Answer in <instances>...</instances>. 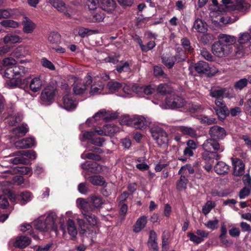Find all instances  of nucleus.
Returning <instances> with one entry per match:
<instances>
[{
    "label": "nucleus",
    "mask_w": 251,
    "mask_h": 251,
    "mask_svg": "<svg viewBox=\"0 0 251 251\" xmlns=\"http://www.w3.org/2000/svg\"><path fill=\"white\" fill-rule=\"evenodd\" d=\"M57 215L54 211L49 212L46 217L41 216L33 222L35 228L43 232L54 231L58 232V226L56 223Z\"/></svg>",
    "instance_id": "nucleus-1"
},
{
    "label": "nucleus",
    "mask_w": 251,
    "mask_h": 251,
    "mask_svg": "<svg viewBox=\"0 0 251 251\" xmlns=\"http://www.w3.org/2000/svg\"><path fill=\"white\" fill-rule=\"evenodd\" d=\"M122 86V84L117 81H110L108 82L106 88L109 90V93H113L118 91Z\"/></svg>",
    "instance_id": "nucleus-48"
},
{
    "label": "nucleus",
    "mask_w": 251,
    "mask_h": 251,
    "mask_svg": "<svg viewBox=\"0 0 251 251\" xmlns=\"http://www.w3.org/2000/svg\"><path fill=\"white\" fill-rule=\"evenodd\" d=\"M27 71V69L23 66H14L7 68L4 73L5 78H12L24 75Z\"/></svg>",
    "instance_id": "nucleus-6"
},
{
    "label": "nucleus",
    "mask_w": 251,
    "mask_h": 251,
    "mask_svg": "<svg viewBox=\"0 0 251 251\" xmlns=\"http://www.w3.org/2000/svg\"><path fill=\"white\" fill-rule=\"evenodd\" d=\"M209 134L211 138L217 139H223L226 136V131L223 127L214 126L210 127Z\"/></svg>",
    "instance_id": "nucleus-20"
},
{
    "label": "nucleus",
    "mask_w": 251,
    "mask_h": 251,
    "mask_svg": "<svg viewBox=\"0 0 251 251\" xmlns=\"http://www.w3.org/2000/svg\"><path fill=\"white\" fill-rule=\"evenodd\" d=\"M157 235L153 230L150 231L149 238L148 241V245L151 251H157L158 248L156 242Z\"/></svg>",
    "instance_id": "nucleus-31"
},
{
    "label": "nucleus",
    "mask_w": 251,
    "mask_h": 251,
    "mask_svg": "<svg viewBox=\"0 0 251 251\" xmlns=\"http://www.w3.org/2000/svg\"><path fill=\"white\" fill-rule=\"evenodd\" d=\"M5 158H9L7 161L13 165L26 164L27 162L26 159L22 156L21 151L12 152L8 156H5Z\"/></svg>",
    "instance_id": "nucleus-19"
},
{
    "label": "nucleus",
    "mask_w": 251,
    "mask_h": 251,
    "mask_svg": "<svg viewBox=\"0 0 251 251\" xmlns=\"http://www.w3.org/2000/svg\"><path fill=\"white\" fill-rule=\"evenodd\" d=\"M89 180L94 185L103 186L105 183L104 179L100 176L89 177Z\"/></svg>",
    "instance_id": "nucleus-46"
},
{
    "label": "nucleus",
    "mask_w": 251,
    "mask_h": 251,
    "mask_svg": "<svg viewBox=\"0 0 251 251\" xmlns=\"http://www.w3.org/2000/svg\"><path fill=\"white\" fill-rule=\"evenodd\" d=\"M250 7V5L244 0H239L237 6V9L239 10L244 12L247 11Z\"/></svg>",
    "instance_id": "nucleus-64"
},
{
    "label": "nucleus",
    "mask_w": 251,
    "mask_h": 251,
    "mask_svg": "<svg viewBox=\"0 0 251 251\" xmlns=\"http://www.w3.org/2000/svg\"><path fill=\"white\" fill-rule=\"evenodd\" d=\"M81 167L84 170L83 175L86 178L87 177V174L89 172L97 174L100 173L101 171V167L94 161H86L81 165Z\"/></svg>",
    "instance_id": "nucleus-9"
},
{
    "label": "nucleus",
    "mask_w": 251,
    "mask_h": 251,
    "mask_svg": "<svg viewBox=\"0 0 251 251\" xmlns=\"http://www.w3.org/2000/svg\"><path fill=\"white\" fill-rule=\"evenodd\" d=\"M199 120L202 124H206L208 125H212L216 123V119L213 117H209L204 115H201Z\"/></svg>",
    "instance_id": "nucleus-56"
},
{
    "label": "nucleus",
    "mask_w": 251,
    "mask_h": 251,
    "mask_svg": "<svg viewBox=\"0 0 251 251\" xmlns=\"http://www.w3.org/2000/svg\"><path fill=\"white\" fill-rule=\"evenodd\" d=\"M109 114L105 109H101L100 111L96 113L93 117L92 119H88L86 124L89 126V121L94 120L97 122L100 121H107L110 119H114L117 117V115L113 114L109 116Z\"/></svg>",
    "instance_id": "nucleus-17"
},
{
    "label": "nucleus",
    "mask_w": 251,
    "mask_h": 251,
    "mask_svg": "<svg viewBox=\"0 0 251 251\" xmlns=\"http://www.w3.org/2000/svg\"><path fill=\"white\" fill-rule=\"evenodd\" d=\"M247 48L244 44H239L236 45L235 50V56L237 58L242 57L246 53Z\"/></svg>",
    "instance_id": "nucleus-50"
},
{
    "label": "nucleus",
    "mask_w": 251,
    "mask_h": 251,
    "mask_svg": "<svg viewBox=\"0 0 251 251\" xmlns=\"http://www.w3.org/2000/svg\"><path fill=\"white\" fill-rule=\"evenodd\" d=\"M20 172L23 175L30 176L32 174V170L30 168L24 167L20 169L15 167L10 170L3 171H0V178H3L9 177L10 175L17 174Z\"/></svg>",
    "instance_id": "nucleus-10"
},
{
    "label": "nucleus",
    "mask_w": 251,
    "mask_h": 251,
    "mask_svg": "<svg viewBox=\"0 0 251 251\" xmlns=\"http://www.w3.org/2000/svg\"><path fill=\"white\" fill-rule=\"evenodd\" d=\"M21 38L17 35L8 34L3 38L4 44H14L20 42Z\"/></svg>",
    "instance_id": "nucleus-45"
},
{
    "label": "nucleus",
    "mask_w": 251,
    "mask_h": 251,
    "mask_svg": "<svg viewBox=\"0 0 251 251\" xmlns=\"http://www.w3.org/2000/svg\"><path fill=\"white\" fill-rule=\"evenodd\" d=\"M55 89L52 86H48L41 92L40 99L43 102H51L55 96Z\"/></svg>",
    "instance_id": "nucleus-16"
},
{
    "label": "nucleus",
    "mask_w": 251,
    "mask_h": 251,
    "mask_svg": "<svg viewBox=\"0 0 251 251\" xmlns=\"http://www.w3.org/2000/svg\"><path fill=\"white\" fill-rule=\"evenodd\" d=\"M47 1L51 4L58 11L63 13L64 14L70 17L72 12L71 8L66 5L62 0H46Z\"/></svg>",
    "instance_id": "nucleus-15"
},
{
    "label": "nucleus",
    "mask_w": 251,
    "mask_h": 251,
    "mask_svg": "<svg viewBox=\"0 0 251 251\" xmlns=\"http://www.w3.org/2000/svg\"><path fill=\"white\" fill-rule=\"evenodd\" d=\"M138 86L135 84H125L123 87V91L125 94L128 96H133L134 94H137L138 95V92H136L138 90Z\"/></svg>",
    "instance_id": "nucleus-42"
},
{
    "label": "nucleus",
    "mask_w": 251,
    "mask_h": 251,
    "mask_svg": "<svg viewBox=\"0 0 251 251\" xmlns=\"http://www.w3.org/2000/svg\"><path fill=\"white\" fill-rule=\"evenodd\" d=\"M151 124V120L143 116H136L132 118V126L136 128L145 130Z\"/></svg>",
    "instance_id": "nucleus-13"
},
{
    "label": "nucleus",
    "mask_w": 251,
    "mask_h": 251,
    "mask_svg": "<svg viewBox=\"0 0 251 251\" xmlns=\"http://www.w3.org/2000/svg\"><path fill=\"white\" fill-rule=\"evenodd\" d=\"M185 104V100L182 98L178 96H172L167 98L165 101V104L160 105L162 108L175 109L183 107Z\"/></svg>",
    "instance_id": "nucleus-5"
},
{
    "label": "nucleus",
    "mask_w": 251,
    "mask_h": 251,
    "mask_svg": "<svg viewBox=\"0 0 251 251\" xmlns=\"http://www.w3.org/2000/svg\"><path fill=\"white\" fill-rule=\"evenodd\" d=\"M63 105L66 110H72L75 108L77 102L71 94H66L63 98Z\"/></svg>",
    "instance_id": "nucleus-26"
},
{
    "label": "nucleus",
    "mask_w": 251,
    "mask_h": 251,
    "mask_svg": "<svg viewBox=\"0 0 251 251\" xmlns=\"http://www.w3.org/2000/svg\"><path fill=\"white\" fill-rule=\"evenodd\" d=\"M5 158H9L7 161L13 165L26 164L27 162L26 159L22 156L21 151L12 152L8 156H5Z\"/></svg>",
    "instance_id": "nucleus-18"
},
{
    "label": "nucleus",
    "mask_w": 251,
    "mask_h": 251,
    "mask_svg": "<svg viewBox=\"0 0 251 251\" xmlns=\"http://www.w3.org/2000/svg\"><path fill=\"white\" fill-rule=\"evenodd\" d=\"M104 84L101 81H95L91 87L90 94L91 95L101 94L104 88Z\"/></svg>",
    "instance_id": "nucleus-36"
},
{
    "label": "nucleus",
    "mask_w": 251,
    "mask_h": 251,
    "mask_svg": "<svg viewBox=\"0 0 251 251\" xmlns=\"http://www.w3.org/2000/svg\"><path fill=\"white\" fill-rule=\"evenodd\" d=\"M30 239L26 236H20L17 238L14 246L19 248H24L30 243Z\"/></svg>",
    "instance_id": "nucleus-35"
},
{
    "label": "nucleus",
    "mask_w": 251,
    "mask_h": 251,
    "mask_svg": "<svg viewBox=\"0 0 251 251\" xmlns=\"http://www.w3.org/2000/svg\"><path fill=\"white\" fill-rule=\"evenodd\" d=\"M2 26L5 27L17 28L19 26V24L11 20H4L0 22Z\"/></svg>",
    "instance_id": "nucleus-55"
},
{
    "label": "nucleus",
    "mask_w": 251,
    "mask_h": 251,
    "mask_svg": "<svg viewBox=\"0 0 251 251\" xmlns=\"http://www.w3.org/2000/svg\"><path fill=\"white\" fill-rule=\"evenodd\" d=\"M223 99V98L216 99L215 103L216 107H214L216 114L220 119H224L228 112V109Z\"/></svg>",
    "instance_id": "nucleus-12"
},
{
    "label": "nucleus",
    "mask_w": 251,
    "mask_h": 251,
    "mask_svg": "<svg viewBox=\"0 0 251 251\" xmlns=\"http://www.w3.org/2000/svg\"><path fill=\"white\" fill-rule=\"evenodd\" d=\"M33 197L32 194L27 191L21 192L17 195V199L22 205H25L31 201Z\"/></svg>",
    "instance_id": "nucleus-33"
},
{
    "label": "nucleus",
    "mask_w": 251,
    "mask_h": 251,
    "mask_svg": "<svg viewBox=\"0 0 251 251\" xmlns=\"http://www.w3.org/2000/svg\"><path fill=\"white\" fill-rule=\"evenodd\" d=\"M105 18V14L102 11H96L93 15L92 21L93 22H102Z\"/></svg>",
    "instance_id": "nucleus-57"
},
{
    "label": "nucleus",
    "mask_w": 251,
    "mask_h": 251,
    "mask_svg": "<svg viewBox=\"0 0 251 251\" xmlns=\"http://www.w3.org/2000/svg\"><path fill=\"white\" fill-rule=\"evenodd\" d=\"M178 130L183 135H188L191 137H196V131L191 127L180 126L178 127Z\"/></svg>",
    "instance_id": "nucleus-41"
},
{
    "label": "nucleus",
    "mask_w": 251,
    "mask_h": 251,
    "mask_svg": "<svg viewBox=\"0 0 251 251\" xmlns=\"http://www.w3.org/2000/svg\"><path fill=\"white\" fill-rule=\"evenodd\" d=\"M21 153L23 156H26L31 160L35 159L37 157L35 151L33 150L21 151Z\"/></svg>",
    "instance_id": "nucleus-63"
},
{
    "label": "nucleus",
    "mask_w": 251,
    "mask_h": 251,
    "mask_svg": "<svg viewBox=\"0 0 251 251\" xmlns=\"http://www.w3.org/2000/svg\"><path fill=\"white\" fill-rule=\"evenodd\" d=\"M202 147L203 150L211 151L213 149L219 152H222L225 150L224 147L221 145L215 139L213 138L206 140L202 144Z\"/></svg>",
    "instance_id": "nucleus-11"
},
{
    "label": "nucleus",
    "mask_w": 251,
    "mask_h": 251,
    "mask_svg": "<svg viewBox=\"0 0 251 251\" xmlns=\"http://www.w3.org/2000/svg\"><path fill=\"white\" fill-rule=\"evenodd\" d=\"M180 55L181 56V57L178 56L176 57L169 53L163 55L162 57V62L168 68L171 69L173 67L176 61L181 62L185 59L186 57L183 51H182L180 52Z\"/></svg>",
    "instance_id": "nucleus-7"
},
{
    "label": "nucleus",
    "mask_w": 251,
    "mask_h": 251,
    "mask_svg": "<svg viewBox=\"0 0 251 251\" xmlns=\"http://www.w3.org/2000/svg\"><path fill=\"white\" fill-rule=\"evenodd\" d=\"M250 33L245 32L239 34L238 42L239 44H246L248 43L251 44V27L249 29Z\"/></svg>",
    "instance_id": "nucleus-43"
},
{
    "label": "nucleus",
    "mask_w": 251,
    "mask_h": 251,
    "mask_svg": "<svg viewBox=\"0 0 251 251\" xmlns=\"http://www.w3.org/2000/svg\"><path fill=\"white\" fill-rule=\"evenodd\" d=\"M136 89H138V90H137L136 92H138L139 96H141V93L142 92H144L147 95H150L153 93L155 90L154 88L151 85H148L145 87L138 86V88H136Z\"/></svg>",
    "instance_id": "nucleus-52"
},
{
    "label": "nucleus",
    "mask_w": 251,
    "mask_h": 251,
    "mask_svg": "<svg viewBox=\"0 0 251 251\" xmlns=\"http://www.w3.org/2000/svg\"><path fill=\"white\" fill-rule=\"evenodd\" d=\"M208 235V232L200 229H197L196 232H189L187 233L190 241L196 244H199L203 242Z\"/></svg>",
    "instance_id": "nucleus-8"
},
{
    "label": "nucleus",
    "mask_w": 251,
    "mask_h": 251,
    "mask_svg": "<svg viewBox=\"0 0 251 251\" xmlns=\"http://www.w3.org/2000/svg\"><path fill=\"white\" fill-rule=\"evenodd\" d=\"M219 220L215 219L213 220H209L206 223L204 224V226L208 229L213 230L218 227Z\"/></svg>",
    "instance_id": "nucleus-61"
},
{
    "label": "nucleus",
    "mask_w": 251,
    "mask_h": 251,
    "mask_svg": "<svg viewBox=\"0 0 251 251\" xmlns=\"http://www.w3.org/2000/svg\"><path fill=\"white\" fill-rule=\"evenodd\" d=\"M208 64L204 61H200L195 64V69L199 73H205L209 71Z\"/></svg>",
    "instance_id": "nucleus-44"
},
{
    "label": "nucleus",
    "mask_w": 251,
    "mask_h": 251,
    "mask_svg": "<svg viewBox=\"0 0 251 251\" xmlns=\"http://www.w3.org/2000/svg\"><path fill=\"white\" fill-rule=\"evenodd\" d=\"M0 188L5 194L9 193L11 188V184L9 181H3L0 182Z\"/></svg>",
    "instance_id": "nucleus-60"
},
{
    "label": "nucleus",
    "mask_w": 251,
    "mask_h": 251,
    "mask_svg": "<svg viewBox=\"0 0 251 251\" xmlns=\"http://www.w3.org/2000/svg\"><path fill=\"white\" fill-rule=\"evenodd\" d=\"M67 227L68 234L72 240H74L77 234V230L74 221L69 219L67 222Z\"/></svg>",
    "instance_id": "nucleus-34"
},
{
    "label": "nucleus",
    "mask_w": 251,
    "mask_h": 251,
    "mask_svg": "<svg viewBox=\"0 0 251 251\" xmlns=\"http://www.w3.org/2000/svg\"><path fill=\"white\" fill-rule=\"evenodd\" d=\"M23 30L25 33H31L35 27V25L28 18L25 17L23 21Z\"/></svg>",
    "instance_id": "nucleus-40"
},
{
    "label": "nucleus",
    "mask_w": 251,
    "mask_h": 251,
    "mask_svg": "<svg viewBox=\"0 0 251 251\" xmlns=\"http://www.w3.org/2000/svg\"><path fill=\"white\" fill-rule=\"evenodd\" d=\"M43 85V80L40 76L35 77L32 78L29 84L30 89L33 92L39 91Z\"/></svg>",
    "instance_id": "nucleus-32"
},
{
    "label": "nucleus",
    "mask_w": 251,
    "mask_h": 251,
    "mask_svg": "<svg viewBox=\"0 0 251 251\" xmlns=\"http://www.w3.org/2000/svg\"><path fill=\"white\" fill-rule=\"evenodd\" d=\"M76 204L82 215L84 213H87L91 211V206L89 199L88 201H86L83 198H79L76 200Z\"/></svg>",
    "instance_id": "nucleus-28"
},
{
    "label": "nucleus",
    "mask_w": 251,
    "mask_h": 251,
    "mask_svg": "<svg viewBox=\"0 0 251 251\" xmlns=\"http://www.w3.org/2000/svg\"><path fill=\"white\" fill-rule=\"evenodd\" d=\"M226 91V88L212 87L210 90V96L216 99L224 98Z\"/></svg>",
    "instance_id": "nucleus-37"
},
{
    "label": "nucleus",
    "mask_w": 251,
    "mask_h": 251,
    "mask_svg": "<svg viewBox=\"0 0 251 251\" xmlns=\"http://www.w3.org/2000/svg\"><path fill=\"white\" fill-rule=\"evenodd\" d=\"M7 122L10 126H13L16 123L21 122L23 119L22 114L19 113H14L12 109H10L7 117Z\"/></svg>",
    "instance_id": "nucleus-30"
},
{
    "label": "nucleus",
    "mask_w": 251,
    "mask_h": 251,
    "mask_svg": "<svg viewBox=\"0 0 251 251\" xmlns=\"http://www.w3.org/2000/svg\"><path fill=\"white\" fill-rule=\"evenodd\" d=\"M214 169L217 174L224 175L228 173L229 167L225 162L219 161L215 165Z\"/></svg>",
    "instance_id": "nucleus-39"
},
{
    "label": "nucleus",
    "mask_w": 251,
    "mask_h": 251,
    "mask_svg": "<svg viewBox=\"0 0 251 251\" xmlns=\"http://www.w3.org/2000/svg\"><path fill=\"white\" fill-rule=\"evenodd\" d=\"M71 79L74 82L73 92L77 95L83 94L86 91L87 86L92 82V76L90 75L86 76L83 81L75 76H72Z\"/></svg>",
    "instance_id": "nucleus-2"
},
{
    "label": "nucleus",
    "mask_w": 251,
    "mask_h": 251,
    "mask_svg": "<svg viewBox=\"0 0 251 251\" xmlns=\"http://www.w3.org/2000/svg\"><path fill=\"white\" fill-rule=\"evenodd\" d=\"M48 41L52 44H58L60 43V35L57 32H50L48 37Z\"/></svg>",
    "instance_id": "nucleus-51"
},
{
    "label": "nucleus",
    "mask_w": 251,
    "mask_h": 251,
    "mask_svg": "<svg viewBox=\"0 0 251 251\" xmlns=\"http://www.w3.org/2000/svg\"><path fill=\"white\" fill-rule=\"evenodd\" d=\"M35 144V140L33 138H26L15 142V146L19 149H26L32 147Z\"/></svg>",
    "instance_id": "nucleus-25"
},
{
    "label": "nucleus",
    "mask_w": 251,
    "mask_h": 251,
    "mask_svg": "<svg viewBox=\"0 0 251 251\" xmlns=\"http://www.w3.org/2000/svg\"><path fill=\"white\" fill-rule=\"evenodd\" d=\"M151 132L153 139L159 146L166 145L169 141L167 133L162 128L155 127L151 128Z\"/></svg>",
    "instance_id": "nucleus-4"
},
{
    "label": "nucleus",
    "mask_w": 251,
    "mask_h": 251,
    "mask_svg": "<svg viewBox=\"0 0 251 251\" xmlns=\"http://www.w3.org/2000/svg\"><path fill=\"white\" fill-rule=\"evenodd\" d=\"M116 70L119 73L130 72L129 64L127 62H121L120 64L117 66Z\"/></svg>",
    "instance_id": "nucleus-53"
},
{
    "label": "nucleus",
    "mask_w": 251,
    "mask_h": 251,
    "mask_svg": "<svg viewBox=\"0 0 251 251\" xmlns=\"http://www.w3.org/2000/svg\"><path fill=\"white\" fill-rule=\"evenodd\" d=\"M157 91L158 93L161 95H165L171 93L172 91V89L169 85L166 83H163L160 84L158 86Z\"/></svg>",
    "instance_id": "nucleus-47"
},
{
    "label": "nucleus",
    "mask_w": 251,
    "mask_h": 251,
    "mask_svg": "<svg viewBox=\"0 0 251 251\" xmlns=\"http://www.w3.org/2000/svg\"><path fill=\"white\" fill-rule=\"evenodd\" d=\"M215 206V203L212 201H207L205 204L202 207V211L204 215L208 214L211 209Z\"/></svg>",
    "instance_id": "nucleus-59"
},
{
    "label": "nucleus",
    "mask_w": 251,
    "mask_h": 251,
    "mask_svg": "<svg viewBox=\"0 0 251 251\" xmlns=\"http://www.w3.org/2000/svg\"><path fill=\"white\" fill-rule=\"evenodd\" d=\"M100 5L102 10L110 13L115 11L117 5L114 0H100Z\"/></svg>",
    "instance_id": "nucleus-27"
},
{
    "label": "nucleus",
    "mask_w": 251,
    "mask_h": 251,
    "mask_svg": "<svg viewBox=\"0 0 251 251\" xmlns=\"http://www.w3.org/2000/svg\"><path fill=\"white\" fill-rule=\"evenodd\" d=\"M94 135L95 132L94 131H85L80 135L79 138L82 142L88 140L91 143L94 139Z\"/></svg>",
    "instance_id": "nucleus-54"
},
{
    "label": "nucleus",
    "mask_w": 251,
    "mask_h": 251,
    "mask_svg": "<svg viewBox=\"0 0 251 251\" xmlns=\"http://www.w3.org/2000/svg\"><path fill=\"white\" fill-rule=\"evenodd\" d=\"M186 146L183 151L185 156L191 157L194 155V151L198 148V142L193 140H188L186 142Z\"/></svg>",
    "instance_id": "nucleus-24"
},
{
    "label": "nucleus",
    "mask_w": 251,
    "mask_h": 251,
    "mask_svg": "<svg viewBox=\"0 0 251 251\" xmlns=\"http://www.w3.org/2000/svg\"><path fill=\"white\" fill-rule=\"evenodd\" d=\"M187 108L191 113L200 112L202 110V107L199 104L194 103H188L186 105Z\"/></svg>",
    "instance_id": "nucleus-62"
},
{
    "label": "nucleus",
    "mask_w": 251,
    "mask_h": 251,
    "mask_svg": "<svg viewBox=\"0 0 251 251\" xmlns=\"http://www.w3.org/2000/svg\"><path fill=\"white\" fill-rule=\"evenodd\" d=\"M249 82L248 78H241L238 81H236L234 84V88L236 89L242 90L244 87L247 86Z\"/></svg>",
    "instance_id": "nucleus-58"
},
{
    "label": "nucleus",
    "mask_w": 251,
    "mask_h": 251,
    "mask_svg": "<svg viewBox=\"0 0 251 251\" xmlns=\"http://www.w3.org/2000/svg\"><path fill=\"white\" fill-rule=\"evenodd\" d=\"M104 130L107 133V136H112L120 131L119 127L113 124H107L104 126Z\"/></svg>",
    "instance_id": "nucleus-49"
},
{
    "label": "nucleus",
    "mask_w": 251,
    "mask_h": 251,
    "mask_svg": "<svg viewBox=\"0 0 251 251\" xmlns=\"http://www.w3.org/2000/svg\"><path fill=\"white\" fill-rule=\"evenodd\" d=\"M212 51L213 53L218 57L226 56L230 52V50L226 48V46H224L218 41L212 45Z\"/></svg>",
    "instance_id": "nucleus-14"
},
{
    "label": "nucleus",
    "mask_w": 251,
    "mask_h": 251,
    "mask_svg": "<svg viewBox=\"0 0 251 251\" xmlns=\"http://www.w3.org/2000/svg\"><path fill=\"white\" fill-rule=\"evenodd\" d=\"M82 216L83 219L77 218L76 220L78 226L81 229L80 233L81 234H84L87 232V230L85 229L86 223L85 220L86 221L88 224L93 226L97 225L98 219L94 215H93L90 212L87 213H84Z\"/></svg>",
    "instance_id": "nucleus-3"
},
{
    "label": "nucleus",
    "mask_w": 251,
    "mask_h": 251,
    "mask_svg": "<svg viewBox=\"0 0 251 251\" xmlns=\"http://www.w3.org/2000/svg\"><path fill=\"white\" fill-rule=\"evenodd\" d=\"M147 224V217L143 215L140 217L136 221L133 226V231L135 233H138L143 229Z\"/></svg>",
    "instance_id": "nucleus-29"
},
{
    "label": "nucleus",
    "mask_w": 251,
    "mask_h": 251,
    "mask_svg": "<svg viewBox=\"0 0 251 251\" xmlns=\"http://www.w3.org/2000/svg\"><path fill=\"white\" fill-rule=\"evenodd\" d=\"M193 28L200 33H204L207 31L206 24L199 18L195 21Z\"/></svg>",
    "instance_id": "nucleus-38"
},
{
    "label": "nucleus",
    "mask_w": 251,
    "mask_h": 251,
    "mask_svg": "<svg viewBox=\"0 0 251 251\" xmlns=\"http://www.w3.org/2000/svg\"><path fill=\"white\" fill-rule=\"evenodd\" d=\"M233 167V175L236 176H241L245 173V165L243 161L238 158L232 159Z\"/></svg>",
    "instance_id": "nucleus-22"
},
{
    "label": "nucleus",
    "mask_w": 251,
    "mask_h": 251,
    "mask_svg": "<svg viewBox=\"0 0 251 251\" xmlns=\"http://www.w3.org/2000/svg\"><path fill=\"white\" fill-rule=\"evenodd\" d=\"M89 201L91 206V211L100 210L104 202V201L100 196L96 195L90 196Z\"/></svg>",
    "instance_id": "nucleus-21"
},
{
    "label": "nucleus",
    "mask_w": 251,
    "mask_h": 251,
    "mask_svg": "<svg viewBox=\"0 0 251 251\" xmlns=\"http://www.w3.org/2000/svg\"><path fill=\"white\" fill-rule=\"evenodd\" d=\"M218 42L221 44L226 46V48L230 50V46L233 45L236 42V38L233 36L226 34H220L218 36Z\"/></svg>",
    "instance_id": "nucleus-23"
}]
</instances>
